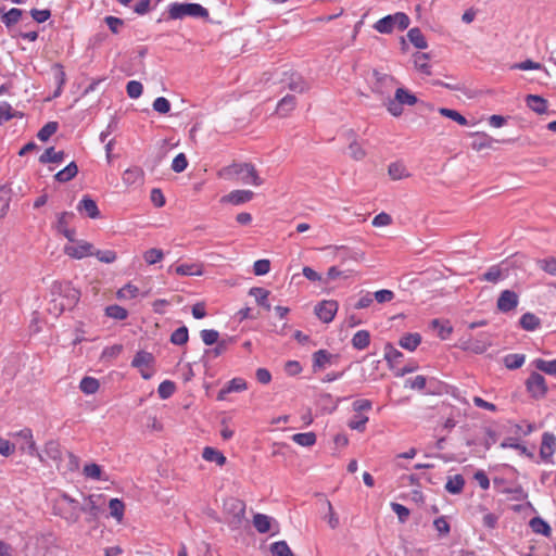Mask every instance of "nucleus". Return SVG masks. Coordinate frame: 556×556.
Returning <instances> with one entry per match:
<instances>
[{"mask_svg": "<svg viewBox=\"0 0 556 556\" xmlns=\"http://www.w3.org/2000/svg\"><path fill=\"white\" fill-rule=\"evenodd\" d=\"M333 355L327 350H318L313 354V370L314 372L324 370L331 365Z\"/></svg>", "mask_w": 556, "mask_h": 556, "instance_id": "16", "label": "nucleus"}, {"mask_svg": "<svg viewBox=\"0 0 556 556\" xmlns=\"http://www.w3.org/2000/svg\"><path fill=\"white\" fill-rule=\"evenodd\" d=\"M556 448V438L553 433L544 432L540 447V456L544 462L553 463L552 457Z\"/></svg>", "mask_w": 556, "mask_h": 556, "instance_id": "12", "label": "nucleus"}, {"mask_svg": "<svg viewBox=\"0 0 556 556\" xmlns=\"http://www.w3.org/2000/svg\"><path fill=\"white\" fill-rule=\"evenodd\" d=\"M110 515L115 518L118 522L123 520L125 505L118 498H111L109 502Z\"/></svg>", "mask_w": 556, "mask_h": 556, "instance_id": "45", "label": "nucleus"}, {"mask_svg": "<svg viewBox=\"0 0 556 556\" xmlns=\"http://www.w3.org/2000/svg\"><path fill=\"white\" fill-rule=\"evenodd\" d=\"M22 13V10L17 8H12L4 13L0 11L1 21L5 24L7 27H11L20 21Z\"/></svg>", "mask_w": 556, "mask_h": 556, "instance_id": "39", "label": "nucleus"}, {"mask_svg": "<svg viewBox=\"0 0 556 556\" xmlns=\"http://www.w3.org/2000/svg\"><path fill=\"white\" fill-rule=\"evenodd\" d=\"M367 422H368V417L358 414L349 420L348 426L353 430L363 432L366 428Z\"/></svg>", "mask_w": 556, "mask_h": 556, "instance_id": "63", "label": "nucleus"}, {"mask_svg": "<svg viewBox=\"0 0 556 556\" xmlns=\"http://www.w3.org/2000/svg\"><path fill=\"white\" fill-rule=\"evenodd\" d=\"M518 305V295L510 290H504L497 299V308L503 313H508Z\"/></svg>", "mask_w": 556, "mask_h": 556, "instance_id": "13", "label": "nucleus"}, {"mask_svg": "<svg viewBox=\"0 0 556 556\" xmlns=\"http://www.w3.org/2000/svg\"><path fill=\"white\" fill-rule=\"evenodd\" d=\"M495 140L484 132H476L472 135L471 148L476 151L492 148Z\"/></svg>", "mask_w": 556, "mask_h": 556, "instance_id": "23", "label": "nucleus"}, {"mask_svg": "<svg viewBox=\"0 0 556 556\" xmlns=\"http://www.w3.org/2000/svg\"><path fill=\"white\" fill-rule=\"evenodd\" d=\"M126 91L129 98L137 99L142 94V84L137 80H130L127 83Z\"/></svg>", "mask_w": 556, "mask_h": 556, "instance_id": "64", "label": "nucleus"}, {"mask_svg": "<svg viewBox=\"0 0 556 556\" xmlns=\"http://www.w3.org/2000/svg\"><path fill=\"white\" fill-rule=\"evenodd\" d=\"M105 314L106 316L117 320H124L128 316L127 311L124 307L116 304L108 306L105 308Z\"/></svg>", "mask_w": 556, "mask_h": 556, "instance_id": "56", "label": "nucleus"}, {"mask_svg": "<svg viewBox=\"0 0 556 556\" xmlns=\"http://www.w3.org/2000/svg\"><path fill=\"white\" fill-rule=\"evenodd\" d=\"M526 356L523 354H509L505 356L504 363L508 369H518L525 363Z\"/></svg>", "mask_w": 556, "mask_h": 556, "instance_id": "55", "label": "nucleus"}, {"mask_svg": "<svg viewBox=\"0 0 556 556\" xmlns=\"http://www.w3.org/2000/svg\"><path fill=\"white\" fill-rule=\"evenodd\" d=\"M519 324L527 331H534L540 326V319L532 313H526L520 317Z\"/></svg>", "mask_w": 556, "mask_h": 556, "instance_id": "40", "label": "nucleus"}, {"mask_svg": "<svg viewBox=\"0 0 556 556\" xmlns=\"http://www.w3.org/2000/svg\"><path fill=\"white\" fill-rule=\"evenodd\" d=\"M292 440L301 446L309 447L316 443V434L314 432L295 433Z\"/></svg>", "mask_w": 556, "mask_h": 556, "instance_id": "47", "label": "nucleus"}, {"mask_svg": "<svg viewBox=\"0 0 556 556\" xmlns=\"http://www.w3.org/2000/svg\"><path fill=\"white\" fill-rule=\"evenodd\" d=\"M54 507L58 510V515L67 522L75 523L79 520V502L68 494H61Z\"/></svg>", "mask_w": 556, "mask_h": 556, "instance_id": "5", "label": "nucleus"}, {"mask_svg": "<svg viewBox=\"0 0 556 556\" xmlns=\"http://www.w3.org/2000/svg\"><path fill=\"white\" fill-rule=\"evenodd\" d=\"M462 348L464 350H469L476 354H482L486 351L488 344L479 341L473 342L472 340L469 339L462 342Z\"/></svg>", "mask_w": 556, "mask_h": 556, "instance_id": "61", "label": "nucleus"}, {"mask_svg": "<svg viewBox=\"0 0 556 556\" xmlns=\"http://www.w3.org/2000/svg\"><path fill=\"white\" fill-rule=\"evenodd\" d=\"M78 173V167L75 162H71L66 167L59 170L54 178L59 182H67L72 180Z\"/></svg>", "mask_w": 556, "mask_h": 556, "instance_id": "30", "label": "nucleus"}, {"mask_svg": "<svg viewBox=\"0 0 556 556\" xmlns=\"http://www.w3.org/2000/svg\"><path fill=\"white\" fill-rule=\"evenodd\" d=\"M288 88L291 91L302 93L308 89V84L301 75L292 74L288 83Z\"/></svg>", "mask_w": 556, "mask_h": 556, "instance_id": "38", "label": "nucleus"}, {"mask_svg": "<svg viewBox=\"0 0 556 556\" xmlns=\"http://www.w3.org/2000/svg\"><path fill=\"white\" fill-rule=\"evenodd\" d=\"M247 389V382L242 378L231 379L217 394L219 401L225 400L226 394L231 392H241Z\"/></svg>", "mask_w": 556, "mask_h": 556, "instance_id": "19", "label": "nucleus"}, {"mask_svg": "<svg viewBox=\"0 0 556 556\" xmlns=\"http://www.w3.org/2000/svg\"><path fill=\"white\" fill-rule=\"evenodd\" d=\"M421 342V336L417 332L415 333H406L404 334L399 344L401 348L408 350L410 352L415 351Z\"/></svg>", "mask_w": 556, "mask_h": 556, "instance_id": "26", "label": "nucleus"}, {"mask_svg": "<svg viewBox=\"0 0 556 556\" xmlns=\"http://www.w3.org/2000/svg\"><path fill=\"white\" fill-rule=\"evenodd\" d=\"M528 392L536 399L543 397L547 392L545 378L533 371L526 381Z\"/></svg>", "mask_w": 556, "mask_h": 556, "instance_id": "10", "label": "nucleus"}, {"mask_svg": "<svg viewBox=\"0 0 556 556\" xmlns=\"http://www.w3.org/2000/svg\"><path fill=\"white\" fill-rule=\"evenodd\" d=\"M100 510H101V508L97 505L92 495L85 497L84 504L79 503V515L81 513L87 514L88 521L96 519L98 517Z\"/></svg>", "mask_w": 556, "mask_h": 556, "instance_id": "20", "label": "nucleus"}, {"mask_svg": "<svg viewBox=\"0 0 556 556\" xmlns=\"http://www.w3.org/2000/svg\"><path fill=\"white\" fill-rule=\"evenodd\" d=\"M227 505H229L230 507H225V509L228 513H231L233 515V519L236 520V522L239 523L241 521V519L244 517V513H245L244 503L240 500L231 498Z\"/></svg>", "mask_w": 556, "mask_h": 556, "instance_id": "28", "label": "nucleus"}, {"mask_svg": "<svg viewBox=\"0 0 556 556\" xmlns=\"http://www.w3.org/2000/svg\"><path fill=\"white\" fill-rule=\"evenodd\" d=\"M271 525V518L267 515L256 514L253 517V526L260 533H266L269 531Z\"/></svg>", "mask_w": 556, "mask_h": 556, "instance_id": "43", "label": "nucleus"}, {"mask_svg": "<svg viewBox=\"0 0 556 556\" xmlns=\"http://www.w3.org/2000/svg\"><path fill=\"white\" fill-rule=\"evenodd\" d=\"M74 217L72 212H62L58 216L56 229L59 232L64 235L70 242H74L75 230L68 228V224Z\"/></svg>", "mask_w": 556, "mask_h": 556, "instance_id": "15", "label": "nucleus"}, {"mask_svg": "<svg viewBox=\"0 0 556 556\" xmlns=\"http://www.w3.org/2000/svg\"><path fill=\"white\" fill-rule=\"evenodd\" d=\"M176 390V386L170 380H164L157 388L159 396L163 400L170 397Z\"/></svg>", "mask_w": 556, "mask_h": 556, "instance_id": "58", "label": "nucleus"}, {"mask_svg": "<svg viewBox=\"0 0 556 556\" xmlns=\"http://www.w3.org/2000/svg\"><path fill=\"white\" fill-rule=\"evenodd\" d=\"M188 339L189 334L186 326L177 328L170 336V342L175 345H184L188 342Z\"/></svg>", "mask_w": 556, "mask_h": 556, "instance_id": "49", "label": "nucleus"}, {"mask_svg": "<svg viewBox=\"0 0 556 556\" xmlns=\"http://www.w3.org/2000/svg\"><path fill=\"white\" fill-rule=\"evenodd\" d=\"M139 294V289L131 283H126L117 291V298L119 300H131Z\"/></svg>", "mask_w": 556, "mask_h": 556, "instance_id": "54", "label": "nucleus"}, {"mask_svg": "<svg viewBox=\"0 0 556 556\" xmlns=\"http://www.w3.org/2000/svg\"><path fill=\"white\" fill-rule=\"evenodd\" d=\"M530 527H531L532 531L536 534L549 536L552 533V529H551L549 525L541 517L532 518L530 520Z\"/></svg>", "mask_w": 556, "mask_h": 556, "instance_id": "32", "label": "nucleus"}, {"mask_svg": "<svg viewBox=\"0 0 556 556\" xmlns=\"http://www.w3.org/2000/svg\"><path fill=\"white\" fill-rule=\"evenodd\" d=\"M93 255L102 263L111 264L117 258L116 253L113 250H93Z\"/></svg>", "mask_w": 556, "mask_h": 556, "instance_id": "62", "label": "nucleus"}, {"mask_svg": "<svg viewBox=\"0 0 556 556\" xmlns=\"http://www.w3.org/2000/svg\"><path fill=\"white\" fill-rule=\"evenodd\" d=\"M338 307H339V305H338L337 301L325 300V301L320 302L318 305H316L315 314L321 321L328 324L334 318V316L338 312Z\"/></svg>", "mask_w": 556, "mask_h": 556, "instance_id": "11", "label": "nucleus"}, {"mask_svg": "<svg viewBox=\"0 0 556 556\" xmlns=\"http://www.w3.org/2000/svg\"><path fill=\"white\" fill-rule=\"evenodd\" d=\"M414 64L421 73L430 75V65L428 63L427 53L417 52L414 54Z\"/></svg>", "mask_w": 556, "mask_h": 556, "instance_id": "52", "label": "nucleus"}, {"mask_svg": "<svg viewBox=\"0 0 556 556\" xmlns=\"http://www.w3.org/2000/svg\"><path fill=\"white\" fill-rule=\"evenodd\" d=\"M526 103L529 109L538 114H543L547 111L548 103L545 99L536 94H529L526 98Z\"/></svg>", "mask_w": 556, "mask_h": 556, "instance_id": "22", "label": "nucleus"}, {"mask_svg": "<svg viewBox=\"0 0 556 556\" xmlns=\"http://www.w3.org/2000/svg\"><path fill=\"white\" fill-rule=\"evenodd\" d=\"M122 179L127 186L140 184L143 180V170L138 166L129 167L123 173Z\"/></svg>", "mask_w": 556, "mask_h": 556, "instance_id": "21", "label": "nucleus"}, {"mask_svg": "<svg viewBox=\"0 0 556 556\" xmlns=\"http://www.w3.org/2000/svg\"><path fill=\"white\" fill-rule=\"evenodd\" d=\"M50 311L61 314L73 308L79 301L80 292L70 282H54L51 287Z\"/></svg>", "mask_w": 556, "mask_h": 556, "instance_id": "1", "label": "nucleus"}, {"mask_svg": "<svg viewBox=\"0 0 556 556\" xmlns=\"http://www.w3.org/2000/svg\"><path fill=\"white\" fill-rule=\"evenodd\" d=\"M154 356L146 351L138 352L131 361V366L140 370L141 377L146 380L150 379L153 375L149 367L153 364Z\"/></svg>", "mask_w": 556, "mask_h": 556, "instance_id": "9", "label": "nucleus"}, {"mask_svg": "<svg viewBox=\"0 0 556 556\" xmlns=\"http://www.w3.org/2000/svg\"><path fill=\"white\" fill-rule=\"evenodd\" d=\"M409 23L410 20L406 13L396 12L378 20L374 24V28L380 34H391L395 27L400 30L406 29Z\"/></svg>", "mask_w": 556, "mask_h": 556, "instance_id": "4", "label": "nucleus"}, {"mask_svg": "<svg viewBox=\"0 0 556 556\" xmlns=\"http://www.w3.org/2000/svg\"><path fill=\"white\" fill-rule=\"evenodd\" d=\"M250 295L255 298V301L258 305L263 306L265 309H270V304L268 303L269 291L264 288H251L249 291Z\"/></svg>", "mask_w": 556, "mask_h": 556, "instance_id": "34", "label": "nucleus"}, {"mask_svg": "<svg viewBox=\"0 0 556 556\" xmlns=\"http://www.w3.org/2000/svg\"><path fill=\"white\" fill-rule=\"evenodd\" d=\"M431 327L434 330H437L438 336L442 340H446L453 331V327L451 326L450 321H447V320L441 321L440 319H433L431 321Z\"/></svg>", "mask_w": 556, "mask_h": 556, "instance_id": "35", "label": "nucleus"}, {"mask_svg": "<svg viewBox=\"0 0 556 556\" xmlns=\"http://www.w3.org/2000/svg\"><path fill=\"white\" fill-rule=\"evenodd\" d=\"M408 40L417 48V49H426L428 47L427 40L418 27L410 28L407 33Z\"/></svg>", "mask_w": 556, "mask_h": 556, "instance_id": "31", "label": "nucleus"}, {"mask_svg": "<svg viewBox=\"0 0 556 556\" xmlns=\"http://www.w3.org/2000/svg\"><path fill=\"white\" fill-rule=\"evenodd\" d=\"M388 173L393 180H400L409 176L407 168L401 162L391 163Z\"/></svg>", "mask_w": 556, "mask_h": 556, "instance_id": "37", "label": "nucleus"}, {"mask_svg": "<svg viewBox=\"0 0 556 556\" xmlns=\"http://www.w3.org/2000/svg\"><path fill=\"white\" fill-rule=\"evenodd\" d=\"M273 556H294L286 541H278L270 545Z\"/></svg>", "mask_w": 556, "mask_h": 556, "instance_id": "51", "label": "nucleus"}, {"mask_svg": "<svg viewBox=\"0 0 556 556\" xmlns=\"http://www.w3.org/2000/svg\"><path fill=\"white\" fill-rule=\"evenodd\" d=\"M64 253L72 258L81 260L93 255V245L87 241L74 239V242L64 247Z\"/></svg>", "mask_w": 556, "mask_h": 556, "instance_id": "8", "label": "nucleus"}, {"mask_svg": "<svg viewBox=\"0 0 556 556\" xmlns=\"http://www.w3.org/2000/svg\"><path fill=\"white\" fill-rule=\"evenodd\" d=\"M402 105H414L416 104L417 102V98L415 94H413L412 92H409L407 89L405 88H397L396 91H395V97H394Z\"/></svg>", "mask_w": 556, "mask_h": 556, "instance_id": "44", "label": "nucleus"}, {"mask_svg": "<svg viewBox=\"0 0 556 556\" xmlns=\"http://www.w3.org/2000/svg\"><path fill=\"white\" fill-rule=\"evenodd\" d=\"M175 271L180 276H199L202 274V269L197 264H181L175 268Z\"/></svg>", "mask_w": 556, "mask_h": 556, "instance_id": "50", "label": "nucleus"}, {"mask_svg": "<svg viewBox=\"0 0 556 556\" xmlns=\"http://www.w3.org/2000/svg\"><path fill=\"white\" fill-rule=\"evenodd\" d=\"M43 453L46 456L54 462H61L62 460V450L61 445L55 440H49L45 444Z\"/></svg>", "mask_w": 556, "mask_h": 556, "instance_id": "27", "label": "nucleus"}, {"mask_svg": "<svg viewBox=\"0 0 556 556\" xmlns=\"http://www.w3.org/2000/svg\"><path fill=\"white\" fill-rule=\"evenodd\" d=\"M202 457L206 462H214L219 466H223L226 463V457L218 450L206 446L203 450Z\"/></svg>", "mask_w": 556, "mask_h": 556, "instance_id": "36", "label": "nucleus"}, {"mask_svg": "<svg viewBox=\"0 0 556 556\" xmlns=\"http://www.w3.org/2000/svg\"><path fill=\"white\" fill-rule=\"evenodd\" d=\"M65 153L63 151H55L53 147L46 149V151L39 156V162L41 164L49 163H62L64 160Z\"/></svg>", "mask_w": 556, "mask_h": 556, "instance_id": "24", "label": "nucleus"}, {"mask_svg": "<svg viewBox=\"0 0 556 556\" xmlns=\"http://www.w3.org/2000/svg\"><path fill=\"white\" fill-rule=\"evenodd\" d=\"M77 211L79 213H85L88 217L93 219L100 216V211L98 208L96 201H93L91 198L87 195L79 201L77 205Z\"/></svg>", "mask_w": 556, "mask_h": 556, "instance_id": "18", "label": "nucleus"}, {"mask_svg": "<svg viewBox=\"0 0 556 556\" xmlns=\"http://www.w3.org/2000/svg\"><path fill=\"white\" fill-rule=\"evenodd\" d=\"M465 485V480L462 475H455L447 479L445 484V490L451 494H458L463 491Z\"/></svg>", "mask_w": 556, "mask_h": 556, "instance_id": "33", "label": "nucleus"}, {"mask_svg": "<svg viewBox=\"0 0 556 556\" xmlns=\"http://www.w3.org/2000/svg\"><path fill=\"white\" fill-rule=\"evenodd\" d=\"M536 265L545 273L549 274L551 276L556 277V258L555 257L538 260Z\"/></svg>", "mask_w": 556, "mask_h": 556, "instance_id": "57", "label": "nucleus"}, {"mask_svg": "<svg viewBox=\"0 0 556 556\" xmlns=\"http://www.w3.org/2000/svg\"><path fill=\"white\" fill-rule=\"evenodd\" d=\"M58 123L56 122H49L47 123L37 134V138L46 142L50 139L51 136H53L58 130Z\"/></svg>", "mask_w": 556, "mask_h": 556, "instance_id": "48", "label": "nucleus"}, {"mask_svg": "<svg viewBox=\"0 0 556 556\" xmlns=\"http://www.w3.org/2000/svg\"><path fill=\"white\" fill-rule=\"evenodd\" d=\"M325 250H331L333 253V256L339 258L342 262H344L349 258L357 261L359 258H363V256H364L363 253L352 251L343 245L327 247V248H325Z\"/></svg>", "mask_w": 556, "mask_h": 556, "instance_id": "17", "label": "nucleus"}, {"mask_svg": "<svg viewBox=\"0 0 556 556\" xmlns=\"http://www.w3.org/2000/svg\"><path fill=\"white\" fill-rule=\"evenodd\" d=\"M15 437L23 440L21 451L27 453L29 456L38 458L40 463H45L43 455L38 451L37 444L34 440L33 431L29 428H24L14 434Z\"/></svg>", "mask_w": 556, "mask_h": 556, "instance_id": "6", "label": "nucleus"}, {"mask_svg": "<svg viewBox=\"0 0 556 556\" xmlns=\"http://www.w3.org/2000/svg\"><path fill=\"white\" fill-rule=\"evenodd\" d=\"M218 177L226 180H239L244 185L258 187L264 180L251 163H233L218 170Z\"/></svg>", "mask_w": 556, "mask_h": 556, "instance_id": "2", "label": "nucleus"}, {"mask_svg": "<svg viewBox=\"0 0 556 556\" xmlns=\"http://www.w3.org/2000/svg\"><path fill=\"white\" fill-rule=\"evenodd\" d=\"M100 383L93 377H84L80 381L79 388L85 394H94L99 390Z\"/></svg>", "mask_w": 556, "mask_h": 556, "instance_id": "46", "label": "nucleus"}, {"mask_svg": "<svg viewBox=\"0 0 556 556\" xmlns=\"http://www.w3.org/2000/svg\"><path fill=\"white\" fill-rule=\"evenodd\" d=\"M439 113L442 115V116H445L447 118H451L453 121H455L456 123H458L459 125H467V119L465 116H463L460 113H458L457 111L455 110H452V109H446V108H441L439 110Z\"/></svg>", "mask_w": 556, "mask_h": 556, "instance_id": "60", "label": "nucleus"}, {"mask_svg": "<svg viewBox=\"0 0 556 556\" xmlns=\"http://www.w3.org/2000/svg\"><path fill=\"white\" fill-rule=\"evenodd\" d=\"M164 257V253L161 249L152 248L143 253V260L148 265H154L161 262Z\"/></svg>", "mask_w": 556, "mask_h": 556, "instance_id": "53", "label": "nucleus"}, {"mask_svg": "<svg viewBox=\"0 0 556 556\" xmlns=\"http://www.w3.org/2000/svg\"><path fill=\"white\" fill-rule=\"evenodd\" d=\"M186 16L207 18L208 11L199 3L174 2L168 5V18L181 20Z\"/></svg>", "mask_w": 556, "mask_h": 556, "instance_id": "3", "label": "nucleus"}, {"mask_svg": "<svg viewBox=\"0 0 556 556\" xmlns=\"http://www.w3.org/2000/svg\"><path fill=\"white\" fill-rule=\"evenodd\" d=\"M254 192L251 190H233L220 199L223 203H231L233 205L243 204L253 199Z\"/></svg>", "mask_w": 556, "mask_h": 556, "instance_id": "14", "label": "nucleus"}, {"mask_svg": "<svg viewBox=\"0 0 556 556\" xmlns=\"http://www.w3.org/2000/svg\"><path fill=\"white\" fill-rule=\"evenodd\" d=\"M372 78L374 80L371 83V89L374 92L381 96L388 94L396 83L391 75L378 70H374Z\"/></svg>", "mask_w": 556, "mask_h": 556, "instance_id": "7", "label": "nucleus"}, {"mask_svg": "<svg viewBox=\"0 0 556 556\" xmlns=\"http://www.w3.org/2000/svg\"><path fill=\"white\" fill-rule=\"evenodd\" d=\"M370 343V334L367 330H358L352 338V344L357 350L366 349Z\"/></svg>", "mask_w": 556, "mask_h": 556, "instance_id": "41", "label": "nucleus"}, {"mask_svg": "<svg viewBox=\"0 0 556 556\" xmlns=\"http://www.w3.org/2000/svg\"><path fill=\"white\" fill-rule=\"evenodd\" d=\"M384 359L388 362L389 367L394 369L396 364L403 357V353L395 349L391 343H387L383 349Z\"/></svg>", "mask_w": 556, "mask_h": 556, "instance_id": "25", "label": "nucleus"}, {"mask_svg": "<svg viewBox=\"0 0 556 556\" xmlns=\"http://www.w3.org/2000/svg\"><path fill=\"white\" fill-rule=\"evenodd\" d=\"M296 105V99L294 96L287 94L283 97L277 104V113L285 117L287 116L291 111L294 110Z\"/></svg>", "mask_w": 556, "mask_h": 556, "instance_id": "29", "label": "nucleus"}, {"mask_svg": "<svg viewBox=\"0 0 556 556\" xmlns=\"http://www.w3.org/2000/svg\"><path fill=\"white\" fill-rule=\"evenodd\" d=\"M533 365L538 370H541L547 375L556 376V358L552 361L536 358L533 361Z\"/></svg>", "mask_w": 556, "mask_h": 556, "instance_id": "42", "label": "nucleus"}, {"mask_svg": "<svg viewBox=\"0 0 556 556\" xmlns=\"http://www.w3.org/2000/svg\"><path fill=\"white\" fill-rule=\"evenodd\" d=\"M325 505L327 507V514L325 515L324 518H325V520H327V523L331 529H337L340 523L339 516L334 511V509L329 501H326Z\"/></svg>", "mask_w": 556, "mask_h": 556, "instance_id": "59", "label": "nucleus"}]
</instances>
